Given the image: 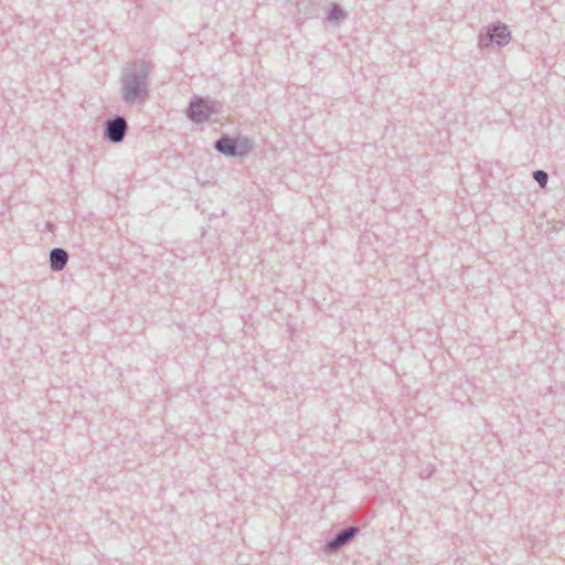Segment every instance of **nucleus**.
Returning a JSON list of instances; mask_svg holds the SVG:
<instances>
[{
  "label": "nucleus",
  "instance_id": "1",
  "mask_svg": "<svg viewBox=\"0 0 565 565\" xmlns=\"http://www.w3.org/2000/svg\"><path fill=\"white\" fill-rule=\"evenodd\" d=\"M150 73V63L141 58L134 60L122 68L120 74V95L127 105H140L148 99Z\"/></svg>",
  "mask_w": 565,
  "mask_h": 565
},
{
  "label": "nucleus",
  "instance_id": "2",
  "mask_svg": "<svg viewBox=\"0 0 565 565\" xmlns=\"http://www.w3.org/2000/svg\"><path fill=\"white\" fill-rule=\"evenodd\" d=\"M221 111L222 104L218 100L194 96L189 103L186 115L193 122L202 124Z\"/></svg>",
  "mask_w": 565,
  "mask_h": 565
},
{
  "label": "nucleus",
  "instance_id": "3",
  "mask_svg": "<svg viewBox=\"0 0 565 565\" xmlns=\"http://www.w3.org/2000/svg\"><path fill=\"white\" fill-rule=\"evenodd\" d=\"M214 149L225 157H245L253 149V142L247 137L223 135L215 140Z\"/></svg>",
  "mask_w": 565,
  "mask_h": 565
},
{
  "label": "nucleus",
  "instance_id": "4",
  "mask_svg": "<svg viewBox=\"0 0 565 565\" xmlns=\"http://www.w3.org/2000/svg\"><path fill=\"white\" fill-rule=\"evenodd\" d=\"M511 40V32L507 24L494 23L486 28L484 32L479 34V46L481 49L489 47L491 44L498 46L507 45Z\"/></svg>",
  "mask_w": 565,
  "mask_h": 565
},
{
  "label": "nucleus",
  "instance_id": "5",
  "mask_svg": "<svg viewBox=\"0 0 565 565\" xmlns=\"http://www.w3.org/2000/svg\"><path fill=\"white\" fill-rule=\"evenodd\" d=\"M128 132V124L124 116L115 115L104 122V139L111 143L124 141Z\"/></svg>",
  "mask_w": 565,
  "mask_h": 565
},
{
  "label": "nucleus",
  "instance_id": "6",
  "mask_svg": "<svg viewBox=\"0 0 565 565\" xmlns=\"http://www.w3.org/2000/svg\"><path fill=\"white\" fill-rule=\"evenodd\" d=\"M359 533V527L348 526L334 534V536L328 540L324 544V552L335 553L341 550L344 545L351 542Z\"/></svg>",
  "mask_w": 565,
  "mask_h": 565
},
{
  "label": "nucleus",
  "instance_id": "7",
  "mask_svg": "<svg viewBox=\"0 0 565 565\" xmlns=\"http://www.w3.org/2000/svg\"><path fill=\"white\" fill-rule=\"evenodd\" d=\"M50 267L53 271H61L68 262V253L61 247H54L50 250Z\"/></svg>",
  "mask_w": 565,
  "mask_h": 565
},
{
  "label": "nucleus",
  "instance_id": "8",
  "mask_svg": "<svg viewBox=\"0 0 565 565\" xmlns=\"http://www.w3.org/2000/svg\"><path fill=\"white\" fill-rule=\"evenodd\" d=\"M343 17H344L343 9L339 4L332 3L331 8H330V10L328 12V20H330V21H338V20H340Z\"/></svg>",
  "mask_w": 565,
  "mask_h": 565
},
{
  "label": "nucleus",
  "instance_id": "9",
  "mask_svg": "<svg viewBox=\"0 0 565 565\" xmlns=\"http://www.w3.org/2000/svg\"><path fill=\"white\" fill-rule=\"evenodd\" d=\"M533 179L541 188H545L548 181V174L544 170H535L533 172Z\"/></svg>",
  "mask_w": 565,
  "mask_h": 565
},
{
  "label": "nucleus",
  "instance_id": "10",
  "mask_svg": "<svg viewBox=\"0 0 565 565\" xmlns=\"http://www.w3.org/2000/svg\"><path fill=\"white\" fill-rule=\"evenodd\" d=\"M434 471H435V468H434V467H428L427 469H425V471H423V472L420 473V476H422L423 478H428V477H430V476L433 475V472H434Z\"/></svg>",
  "mask_w": 565,
  "mask_h": 565
}]
</instances>
